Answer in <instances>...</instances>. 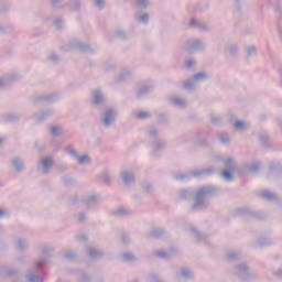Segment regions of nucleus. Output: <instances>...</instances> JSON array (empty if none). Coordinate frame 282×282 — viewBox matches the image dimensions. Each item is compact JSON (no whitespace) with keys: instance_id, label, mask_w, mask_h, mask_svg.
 Masks as SVG:
<instances>
[{"instance_id":"1","label":"nucleus","mask_w":282,"mask_h":282,"mask_svg":"<svg viewBox=\"0 0 282 282\" xmlns=\"http://www.w3.org/2000/svg\"><path fill=\"white\" fill-rule=\"evenodd\" d=\"M217 195V188L213 186H203L195 189L192 210H206L210 206L209 197Z\"/></svg>"},{"instance_id":"2","label":"nucleus","mask_w":282,"mask_h":282,"mask_svg":"<svg viewBox=\"0 0 282 282\" xmlns=\"http://www.w3.org/2000/svg\"><path fill=\"white\" fill-rule=\"evenodd\" d=\"M47 263V259H42L35 262L34 267L26 273L25 280L28 282H45L41 274H45L43 271V267Z\"/></svg>"},{"instance_id":"3","label":"nucleus","mask_w":282,"mask_h":282,"mask_svg":"<svg viewBox=\"0 0 282 282\" xmlns=\"http://www.w3.org/2000/svg\"><path fill=\"white\" fill-rule=\"evenodd\" d=\"M235 274L238 276V279H240V281L243 282L254 281V279L258 276L257 272L251 271L250 267L246 262H242L236 267Z\"/></svg>"},{"instance_id":"4","label":"nucleus","mask_w":282,"mask_h":282,"mask_svg":"<svg viewBox=\"0 0 282 282\" xmlns=\"http://www.w3.org/2000/svg\"><path fill=\"white\" fill-rule=\"evenodd\" d=\"M215 173V167L209 166L206 169L194 170L185 174H178L175 176L177 182H184V180H191V177H206L207 175H213Z\"/></svg>"},{"instance_id":"5","label":"nucleus","mask_w":282,"mask_h":282,"mask_svg":"<svg viewBox=\"0 0 282 282\" xmlns=\"http://www.w3.org/2000/svg\"><path fill=\"white\" fill-rule=\"evenodd\" d=\"M204 42L199 39L187 40L184 44V51L188 54H194V52H204Z\"/></svg>"},{"instance_id":"6","label":"nucleus","mask_w":282,"mask_h":282,"mask_svg":"<svg viewBox=\"0 0 282 282\" xmlns=\"http://www.w3.org/2000/svg\"><path fill=\"white\" fill-rule=\"evenodd\" d=\"M53 166L54 159H52V156H45L37 164V171L41 173V175H50Z\"/></svg>"},{"instance_id":"7","label":"nucleus","mask_w":282,"mask_h":282,"mask_svg":"<svg viewBox=\"0 0 282 282\" xmlns=\"http://www.w3.org/2000/svg\"><path fill=\"white\" fill-rule=\"evenodd\" d=\"M223 164L225 166V171H231V173H238V175H241L242 166H239L235 159L228 156L223 160Z\"/></svg>"},{"instance_id":"8","label":"nucleus","mask_w":282,"mask_h":282,"mask_svg":"<svg viewBox=\"0 0 282 282\" xmlns=\"http://www.w3.org/2000/svg\"><path fill=\"white\" fill-rule=\"evenodd\" d=\"M70 50H78L79 52H90V54H94V50L89 44H85L78 40L70 41Z\"/></svg>"},{"instance_id":"9","label":"nucleus","mask_w":282,"mask_h":282,"mask_svg":"<svg viewBox=\"0 0 282 282\" xmlns=\"http://www.w3.org/2000/svg\"><path fill=\"white\" fill-rule=\"evenodd\" d=\"M116 120V110L108 108L102 116L104 127H111Z\"/></svg>"},{"instance_id":"10","label":"nucleus","mask_w":282,"mask_h":282,"mask_svg":"<svg viewBox=\"0 0 282 282\" xmlns=\"http://www.w3.org/2000/svg\"><path fill=\"white\" fill-rule=\"evenodd\" d=\"M121 180L126 186H131L135 184V174L132 170H124L121 172Z\"/></svg>"},{"instance_id":"11","label":"nucleus","mask_w":282,"mask_h":282,"mask_svg":"<svg viewBox=\"0 0 282 282\" xmlns=\"http://www.w3.org/2000/svg\"><path fill=\"white\" fill-rule=\"evenodd\" d=\"M224 54L229 58H237L239 54V45L237 44H226L224 46Z\"/></svg>"},{"instance_id":"12","label":"nucleus","mask_w":282,"mask_h":282,"mask_svg":"<svg viewBox=\"0 0 282 282\" xmlns=\"http://www.w3.org/2000/svg\"><path fill=\"white\" fill-rule=\"evenodd\" d=\"M67 154L78 160L79 164H91V159L89 158V155L78 156V152H76V150L72 148L67 150Z\"/></svg>"},{"instance_id":"13","label":"nucleus","mask_w":282,"mask_h":282,"mask_svg":"<svg viewBox=\"0 0 282 282\" xmlns=\"http://www.w3.org/2000/svg\"><path fill=\"white\" fill-rule=\"evenodd\" d=\"M20 274V271L15 268L3 265L0 268V276H17Z\"/></svg>"},{"instance_id":"14","label":"nucleus","mask_w":282,"mask_h":282,"mask_svg":"<svg viewBox=\"0 0 282 282\" xmlns=\"http://www.w3.org/2000/svg\"><path fill=\"white\" fill-rule=\"evenodd\" d=\"M188 230H189V234L192 235V237H195V239L198 241V243H203V242L207 241L208 236L202 234L194 226H189Z\"/></svg>"},{"instance_id":"15","label":"nucleus","mask_w":282,"mask_h":282,"mask_svg":"<svg viewBox=\"0 0 282 282\" xmlns=\"http://www.w3.org/2000/svg\"><path fill=\"white\" fill-rule=\"evenodd\" d=\"M259 169H261V163L256 162L252 165H242L241 175L245 173H251L252 175H257L259 173Z\"/></svg>"},{"instance_id":"16","label":"nucleus","mask_w":282,"mask_h":282,"mask_svg":"<svg viewBox=\"0 0 282 282\" xmlns=\"http://www.w3.org/2000/svg\"><path fill=\"white\" fill-rule=\"evenodd\" d=\"M237 215H249L253 219H261V214L253 212L250 207H241L236 210Z\"/></svg>"},{"instance_id":"17","label":"nucleus","mask_w":282,"mask_h":282,"mask_svg":"<svg viewBox=\"0 0 282 282\" xmlns=\"http://www.w3.org/2000/svg\"><path fill=\"white\" fill-rule=\"evenodd\" d=\"M166 235H169V232L164 228L160 227L153 228L149 232V237L152 239H162V237H166Z\"/></svg>"},{"instance_id":"18","label":"nucleus","mask_w":282,"mask_h":282,"mask_svg":"<svg viewBox=\"0 0 282 282\" xmlns=\"http://www.w3.org/2000/svg\"><path fill=\"white\" fill-rule=\"evenodd\" d=\"M93 102L94 105H105V95L98 88L93 90Z\"/></svg>"},{"instance_id":"19","label":"nucleus","mask_w":282,"mask_h":282,"mask_svg":"<svg viewBox=\"0 0 282 282\" xmlns=\"http://www.w3.org/2000/svg\"><path fill=\"white\" fill-rule=\"evenodd\" d=\"M84 204L87 208H95L98 206V196L97 195H88L84 198Z\"/></svg>"},{"instance_id":"20","label":"nucleus","mask_w":282,"mask_h":282,"mask_svg":"<svg viewBox=\"0 0 282 282\" xmlns=\"http://www.w3.org/2000/svg\"><path fill=\"white\" fill-rule=\"evenodd\" d=\"M189 28H197L198 30H203L205 32H208L210 30V25L200 22L199 20L192 19L189 22Z\"/></svg>"},{"instance_id":"21","label":"nucleus","mask_w":282,"mask_h":282,"mask_svg":"<svg viewBox=\"0 0 282 282\" xmlns=\"http://www.w3.org/2000/svg\"><path fill=\"white\" fill-rule=\"evenodd\" d=\"M12 166L17 173H22V171H25V162L22 159H13Z\"/></svg>"},{"instance_id":"22","label":"nucleus","mask_w":282,"mask_h":282,"mask_svg":"<svg viewBox=\"0 0 282 282\" xmlns=\"http://www.w3.org/2000/svg\"><path fill=\"white\" fill-rule=\"evenodd\" d=\"M87 254L91 257V259H102L105 257V252L98 248L89 247L87 249Z\"/></svg>"},{"instance_id":"23","label":"nucleus","mask_w":282,"mask_h":282,"mask_svg":"<svg viewBox=\"0 0 282 282\" xmlns=\"http://www.w3.org/2000/svg\"><path fill=\"white\" fill-rule=\"evenodd\" d=\"M14 246L20 250V252H23L28 250L30 245L25 238H18L14 240Z\"/></svg>"},{"instance_id":"24","label":"nucleus","mask_w":282,"mask_h":282,"mask_svg":"<svg viewBox=\"0 0 282 282\" xmlns=\"http://www.w3.org/2000/svg\"><path fill=\"white\" fill-rule=\"evenodd\" d=\"M170 102H172V105H175V107H178L180 109H184L187 105L186 99H183L182 97H172L170 99Z\"/></svg>"},{"instance_id":"25","label":"nucleus","mask_w":282,"mask_h":282,"mask_svg":"<svg viewBox=\"0 0 282 282\" xmlns=\"http://www.w3.org/2000/svg\"><path fill=\"white\" fill-rule=\"evenodd\" d=\"M261 197L267 199V202H279V196L270 191L261 192Z\"/></svg>"},{"instance_id":"26","label":"nucleus","mask_w":282,"mask_h":282,"mask_svg":"<svg viewBox=\"0 0 282 282\" xmlns=\"http://www.w3.org/2000/svg\"><path fill=\"white\" fill-rule=\"evenodd\" d=\"M234 129L236 131H246V129H250V123L241 120L234 121Z\"/></svg>"},{"instance_id":"27","label":"nucleus","mask_w":282,"mask_h":282,"mask_svg":"<svg viewBox=\"0 0 282 282\" xmlns=\"http://www.w3.org/2000/svg\"><path fill=\"white\" fill-rule=\"evenodd\" d=\"M181 199H194L195 198V189H183L180 192Z\"/></svg>"},{"instance_id":"28","label":"nucleus","mask_w":282,"mask_h":282,"mask_svg":"<svg viewBox=\"0 0 282 282\" xmlns=\"http://www.w3.org/2000/svg\"><path fill=\"white\" fill-rule=\"evenodd\" d=\"M115 215H117V217H129V215H133V212L126 207H119L116 209Z\"/></svg>"},{"instance_id":"29","label":"nucleus","mask_w":282,"mask_h":282,"mask_svg":"<svg viewBox=\"0 0 282 282\" xmlns=\"http://www.w3.org/2000/svg\"><path fill=\"white\" fill-rule=\"evenodd\" d=\"M275 261H281V265L276 269H272V274L275 279H282V258H281V256H276Z\"/></svg>"},{"instance_id":"30","label":"nucleus","mask_w":282,"mask_h":282,"mask_svg":"<svg viewBox=\"0 0 282 282\" xmlns=\"http://www.w3.org/2000/svg\"><path fill=\"white\" fill-rule=\"evenodd\" d=\"M180 274H181L182 279H186V280L194 279V276H195V274L193 273V270H191L188 268H182Z\"/></svg>"},{"instance_id":"31","label":"nucleus","mask_w":282,"mask_h":282,"mask_svg":"<svg viewBox=\"0 0 282 282\" xmlns=\"http://www.w3.org/2000/svg\"><path fill=\"white\" fill-rule=\"evenodd\" d=\"M50 116H54V111L44 110V111L35 113L36 120H46V118H50Z\"/></svg>"},{"instance_id":"32","label":"nucleus","mask_w":282,"mask_h":282,"mask_svg":"<svg viewBox=\"0 0 282 282\" xmlns=\"http://www.w3.org/2000/svg\"><path fill=\"white\" fill-rule=\"evenodd\" d=\"M197 82H194L193 77L191 79H187L184 82L183 84V89H186L187 91H193L195 90L196 84Z\"/></svg>"},{"instance_id":"33","label":"nucleus","mask_w":282,"mask_h":282,"mask_svg":"<svg viewBox=\"0 0 282 282\" xmlns=\"http://www.w3.org/2000/svg\"><path fill=\"white\" fill-rule=\"evenodd\" d=\"M133 116L138 120H147V119L151 118V112H149V111H135V112H133Z\"/></svg>"},{"instance_id":"34","label":"nucleus","mask_w":282,"mask_h":282,"mask_svg":"<svg viewBox=\"0 0 282 282\" xmlns=\"http://www.w3.org/2000/svg\"><path fill=\"white\" fill-rule=\"evenodd\" d=\"M282 171V165L280 163H272L270 165V171H269V175H274V174H279Z\"/></svg>"},{"instance_id":"35","label":"nucleus","mask_w":282,"mask_h":282,"mask_svg":"<svg viewBox=\"0 0 282 282\" xmlns=\"http://www.w3.org/2000/svg\"><path fill=\"white\" fill-rule=\"evenodd\" d=\"M229 261H237V259H241L240 251H228L226 254Z\"/></svg>"},{"instance_id":"36","label":"nucleus","mask_w":282,"mask_h":282,"mask_svg":"<svg viewBox=\"0 0 282 282\" xmlns=\"http://www.w3.org/2000/svg\"><path fill=\"white\" fill-rule=\"evenodd\" d=\"M150 147L154 153H158V152L162 151L163 149H165L166 145L162 142H152L150 144Z\"/></svg>"},{"instance_id":"37","label":"nucleus","mask_w":282,"mask_h":282,"mask_svg":"<svg viewBox=\"0 0 282 282\" xmlns=\"http://www.w3.org/2000/svg\"><path fill=\"white\" fill-rule=\"evenodd\" d=\"M51 133L55 138H61V135H63V127H61V126H53L51 128Z\"/></svg>"},{"instance_id":"38","label":"nucleus","mask_w":282,"mask_h":282,"mask_svg":"<svg viewBox=\"0 0 282 282\" xmlns=\"http://www.w3.org/2000/svg\"><path fill=\"white\" fill-rule=\"evenodd\" d=\"M149 91H151V86L149 85L141 86L138 90V98H142V96H147Z\"/></svg>"},{"instance_id":"39","label":"nucleus","mask_w":282,"mask_h":282,"mask_svg":"<svg viewBox=\"0 0 282 282\" xmlns=\"http://www.w3.org/2000/svg\"><path fill=\"white\" fill-rule=\"evenodd\" d=\"M232 173H237V172H232L229 170H225L221 175H223V180H225V182H232V180H235V176H232Z\"/></svg>"},{"instance_id":"40","label":"nucleus","mask_w":282,"mask_h":282,"mask_svg":"<svg viewBox=\"0 0 282 282\" xmlns=\"http://www.w3.org/2000/svg\"><path fill=\"white\" fill-rule=\"evenodd\" d=\"M100 180L104 184H111V174H109V171H104L100 174Z\"/></svg>"},{"instance_id":"41","label":"nucleus","mask_w":282,"mask_h":282,"mask_svg":"<svg viewBox=\"0 0 282 282\" xmlns=\"http://www.w3.org/2000/svg\"><path fill=\"white\" fill-rule=\"evenodd\" d=\"M257 243L260 248H265V246H272L274 242L270 238H262Z\"/></svg>"},{"instance_id":"42","label":"nucleus","mask_w":282,"mask_h":282,"mask_svg":"<svg viewBox=\"0 0 282 282\" xmlns=\"http://www.w3.org/2000/svg\"><path fill=\"white\" fill-rule=\"evenodd\" d=\"M79 282H91V275L85 271H79Z\"/></svg>"},{"instance_id":"43","label":"nucleus","mask_w":282,"mask_h":282,"mask_svg":"<svg viewBox=\"0 0 282 282\" xmlns=\"http://www.w3.org/2000/svg\"><path fill=\"white\" fill-rule=\"evenodd\" d=\"M121 257L123 261H127L128 263H131V261H135V256L131 252H123Z\"/></svg>"},{"instance_id":"44","label":"nucleus","mask_w":282,"mask_h":282,"mask_svg":"<svg viewBox=\"0 0 282 282\" xmlns=\"http://www.w3.org/2000/svg\"><path fill=\"white\" fill-rule=\"evenodd\" d=\"M208 78V74L206 73H197L193 76V80L199 83V80H206Z\"/></svg>"},{"instance_id":"45","label":"nucleus","mask_w":282,"mask_h":282,"mask_svg":"<svg viewBox=\"0 0 282 282\" xmlns=\"http://www.w3.org/2000/svg\"><path fill=\"white\" fill-rule=\"evenodd\" d=\"M155 257H158L159 259H169L171 257L170 252H166L164 250L161 251H155L154 252Z\"/></svg>"},{"instance_id":"46","label":"nucleus","mask_w":282,"mask_h":282,"mask_svg":"<svg viewBox=\"0 0 282 282\" xmlns=\"http://www.w3.org/2000/svg\"><path fill=\"white\" fill-rule=\"evenodd\" d=\"M41 252H42V254H52V252H54V247H50L47 245H43L41 247Z\"/></svg>"},{"instance_id":"47","label":"nucleus","mask_w":282,"mask_h":282,"mask_svg":"<svg viewBox=\"0 0 282 282\" xmlns=\"http://www.w3.org/2000/svg\"><path fill=\"white\" fill-rule=\"evenodd\" d=\"M41 102H54L56 100V96L54 95H46L43 97H40Z\"/></svg>"},{"instance_id":"48","label":"nucleus","mask_w":282,"mask_h":282,"mask_svg":"<svg viewBox=\"0 0 282 282\" xmlns=\"http://www.w3.org/2000/svg\"><path fill=\"white\" fill-rule=\"evenodd\" d=\"M64 259H66L67 261H76V253L72 251H66L64 253Z\"/></svg>"},{"instance_id":"49","label":"nucleus","mask_w":282,"mask_h":282,"mask_svg":"<svg viewBox=\"0 0 282 282\" xmlns=\"http://www.w3.org/2000/svg\"><path fill=\"white\" fill-rule=\"evenodd\" d=\"M246 52H247V56H257V47L256 46H247Z\"/></svg>"},{"instance_id":"50","label":"nucleus","mask_w":282,"mask_h":282,"mask_svg":"<svg viewBox=\"0 0 282 282\" xmlns=\"http://www.w3.org/2000/svg\"><path fill=\"white\" fill-rule=\"evenodd\" d=\"M11 80H14V76L10 78H0V87H8L10 85Z\"/></svg>"},{"instance_id":"51","label":"nucleus","mask_w":282,"mask_h":282,"mask_svg":"<svg viewBox=\"0 0 282 282\" xmlns=\"http://www.w3.org/2000/svg\"><path fill=\"white\" fill-rule=\"evenodd\" d=\"M195 65H197V61H195L194 58L185 61L186 69H192V67H195Z\"/></svg>"},{"instance_id":"52","label":"nucleus","mask_w":282,"mask_h":282,"mask_svg":"<svg viewBox=\"0 0 282 282\" xmlns=\"http://www.w3.org/2000/svg\"><path fill=\"white\" fill-rule=\"evenodd\" d=\"M116 34H117V37L120 39L121 41L129 39V35H127V33H124V31L122 30H118Z\"/></svg>"},{"instance_id":"53","label":"nucleus","mask_w":282,"mask_h":282,"mask_svg":"<svg viewBox=\"0 0 282 282\" xmlns=\"http://www.w3.org/2000/svg\"><path fill=\"white\" fill-rule=\"evenodd\" d=\"M129 76H131V70H123L119 75V80H127V78H129Z\"/></svg>"},{"instance_id":"54","label":"nucleus","mask_w":282,"mask_h":282,"mask_svg":"<svg viewBox=\"0 0 282 282\" xmlns=\"http://www.w3.org/2000/svg\"><path fill=\"white\" fill-rule=\"evenodd\" d=\"M70 9H73V10H80V1H78V0H75V1H73V2H70Z\"/></svg>"},{"instance_id":"55","label":"nucleus","mask_w":282,"mask_h":282,"mask_svg":"<svg viewBox=\"0 0 282 282\" xmlns=\"http://www.w3.org/2000/svg\"><path fill=\"white\" fill-rule=\"evenodd\" d=\"M35 149L36 151H39V153H43V151H45V143L40 142V143H35Z\"/></svg>"},{"instance_id":"56","label":"nucleus","mask_w":282,"mask_h":282,"mask_svg":"<svg viewBox=\"0 0 282 282\" xmlns=\"http://www.w3.org/2000/svg\"><path fill=\"white\" fill-rule=\"evenodd\" d=\"M143 189H144L147 193H153V184H151V183H144V184H143Z\"/></svg>"},{"instance_id":"57","label":"nucleus","mask_w":282,"mask_h":282,"mask_svg":"<svg viewBox=\"0 0 282 282\" xmlns=\"http://www.w3.org/2000/svg\"><path fill=\"white\" fill-rule=\"evenodd\" d=\"M63 182L65 186H72V184H74V180L69 176H64Z\"/></svg>"},{"instance_id":"58","label":"nucleus","mask_w":282,"mask_h":282,"mask_svg":"<svg viewBox=\"0 0 282 282\" xmlns=\"http://www.w3.org/2000/svg\"><path fill=\"white\" fill-rule=\"evenodd\" d=\"M140 23H149V13H144L139 17Z\"/></svg>"},{"instance_id":"59","label":"nucleus","mask_w":282,"mask_h":282,"mask_svg":"<svg viewBox=\"0 0 282 282\" xmlns=\"http://www.w3.org/2000/svg\"><path fill=\"white\" fill-rule=\"evenodd\" d=\"M15 263H28V258L25 256H20L15 258L14 260Z\"/></svg>"},{"instance_id":"60","label":"nucleus","mask_w":282,"mask_h":282,"mask_svg":"<svg viewBox=\"0 0 282 282\" xmlns=\"http://www.w3.org/2000/svg\"><path fill=\"white\" fill-rule=\"evenodd\" d=\"M48 61H52L54 64L58 63V61H61V57L56 54H51L48 56Z\"/></svg>"},{"instance_id":"61","label":"nucleus","mask_w":282,"mask_h":282,"mask_svg":"<svg viewBox=\"0 0 282 282\" xmlns=\"http://www.w3.org/2000/svg\"><path fill=\"white\" fill-rule=\"evenodd\" d=\"M137 3L141 8H148L149 7V0H137Z\"/></svg>"},{"instance_id":"62","label":"nucleus","mask_w":282,"mask_h":282,"mask_svg":"<svg viewBox=\"0 0 282 282\" xmlns=\"http://www.w3.org/2000/svg\"><path fill=\"white\" fill-rule=\"evenodd\" d=\"M121 241H122L123 245L127 246V243H129V241H130L129 235L122 234L121 235Z\"/></svg>"},{"instance_id":"63","label":"nucleus","mask_w":282,"mask_h":282,"mask_svg":"<svg viewBox=\"0 0 282 282\" xmlns=\"http://www.w3.org/2000/svg\"><path fill=\"white\" fill-rule=\"evenodd\" d=\"M150 138H153L155 140L158 138V130L156 129H150L149 130Z\"/></svg>"},{"instance_id":"64","label":"nucleus","mask_w":282,"mask_h":282,"mask_svg":"<svg viewBox=\"0 0 282 282\" xmlns=\"http://www.w3.org/2000/svg\"><path fill=\"white\" fill-rule=\"evenodd\" d=\"M220 138V142H228L229 138H228V133L223 132L219 134Z\"/></svg>"}]
</instances>
